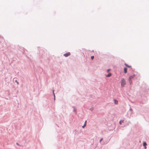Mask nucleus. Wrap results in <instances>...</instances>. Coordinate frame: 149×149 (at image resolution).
Masks as SVG:
<instances>
[{
	"label": "nucleus",
	"mask_w": 149,
	"mask_h": 149,
	"mask_svg": "<svg viewBox=\"0 0 149 149\" xmlns=\"http://www.w3.org/2000/svg\"><path fill=\"white\" fill-rule=\"evenodd\" d=\"M147 145V143L146 142H144L143 143V146L145 147V148L146 149V146Z\"/></svg>",
	"instance_id": "nucleus-4"
},
{
	"label": "nucleus",
	"mask_w": 149,
	"mask_h": 149,
	"mask_svg": "<svg viewBox=\"0 0 149 149\" xmlns=\"http://www.w3.org/2000/svg\"><path fill=\"white\" fill-rule=\"evenodd\" d=\"M53 93H54V96H55V94H54V91H53Z\"/></svg>",
	"instance_id": "nucleus-16"
},
{
	"label": "nucleus",
	"mask_w": 149,
	"mask_h": 149,
	"mask_svg": "<svg viewBox=\"0 0 149 149\" xmlns=\"http://www.w3.org/2000/svg\"><path fill=\"white\" fill-rule=\"evenodd\" d=\"M102 139H103L102 138H101V139H100V142H101V141L102 140Z\"/></svg>",
	"instance_id": "nucleus-13"
},
{
	"label": "nucleus",
	"mask_w": 149,
	"mask_h": 149,
	"mask_svg": "<svg viewBox=\"0 0 149 149\" xmlns=\"http://www.w3.org/2000/svg\"><path fill=\"white\" fill-rule=\"evenodd\" d=\"M70 52H68L67 53L65 54H64V56L65 57H68V56H70Z\"/></svg>",
	"instance_id": "nucleus-2"
},
{
	"label": "nucleus",
	"mask_w": 149,
	"mask_h": 149,
	"mask_svg": "<svg viewBox=\"0 0 149 149\" xmlns=\"http://www.w3.org/2000/svg\"><path fill=\"white\" fill-rule=\"evenodd\" d=\"M15 81L16 82H17V84H19V83H18V82H17V80H15Z\"/></svg>",
	"instance_id": "nucleus-14"
},
{
	"label": "nucleus",
	"mask_w": 149,
	"mask_h": 149,
	"mask_svg": "<svg viewBox=\"0 0 149 149\" xmlns=\"http://www.w3.org/2000/svg\"><path fill=\"white\" fill-rule=\"evenodd\" d=\"M86 120L84 124V125L82 127L83 128H84L86 126Z\"/></svg>",
	"instance_id": "nucleus-6"
},
{
	"label": "nucleus",
	"mask_w": 149,
	"mask_h": 149,
	"mask_svg": "<svg viewBox=\"0 0 149 149\" xmlns=\"http://www.w3.org/2000/svg\"><path fill=\"white\" fill-rule=\"evenodd\" d=\"M110 70L109 69H108L107 70V72H109V71Z\"/></svg>",
	"instance_id": "nucleus-15"
},
{
	"label": "nucleus",
	"mask_w": 149,
	"mask_h": 149,
	"mask_svg": "<svg viewBox=\"0 0 149 149\" xmlns=\"http://www.w3.org/2000/svg\"><path fill=\"white\" fill-rule=\"evenodd\" d=\"M17 145H18V143H17Z\"/></svg>",
	"instance_id": "nucleus-17"
},
{
	"label": "nucleus",
	"mask_w": 149,
	"mask_h": 149,
	"mask_svg": "<svg viewBox=\"0 0 149 149\" xmlns=\"http://www.w3.org/2000/svg\"><path fill=\"white\" fill-rule=\"evenodd\" d=\"M126 84V81L124 79H123L121 81V87H124Z\"/></svg>",
	"instance_id": "nucleus-1"
},
{
	"label": "nucleus",
	"mask_w": 149,
	"mask_h": 149,
	"mask_svg": "<svg viewBox=\"0 0 149 149\" xmlns=\"http://www.w3.org/2000/svg\"><path fill=\"white\" fill-rule=\"evenodd\" d=\"M135 74H133L131 76H130L129 77V79H133V78H134L135 77Z\"/></svg>",
	"instance_id": "nucleus-3"
},
{
	"label": "nucleus",
	"mask_w": 149,
	"mask_h": 149,
	"mask_svg": "<svg viewBox=\"0 0 149 149\" xmlns=\"http://www.w3.org/2000/svg\"><path fill=\"white\" fill-rule=\"evenodd\" d=\"M114 103L115 104H118V100H116V99H114Z\"/></svg>",
	"instance_id": "nucleus-5"
},
{
	"label": "nucleus",
	"mask_w": 149,
	"mask_h": 149,
	"mask_svg": "<svg viewBox=\"0 0 149 149\" xmlns=\"http://www.w3.org/2000/svg\"><path fill=\"white\" fill-rule=\"evenodd\" d=\"M94 58V56H91V58L92 59H93Z\"/></svg>",
	"instance_id": "nucleus-12"
},
{
	"label": "nucleus",
	"mask_w": 149,
	"mask_h": 149,
	"mask_svg": "<svg viewBox=\"0 0 149 149\" xmlns=\"http://www.w3.org/2000/svg\"><path fill=\"white\" fill-rule=\"evenodd\" d=\"M111 73H109L106 76V77H110V76H111Z\"/></svg>",
	"instance_id": "nucleus-8"
},
{
	"label": "nucleus",
	"mask_w": 149,
	"mask_h": 149,
	"mask_svg": "<svg viewBox=\"0 0 149 149\" xmlns=\"http://www.w3.org/2000/svg\"><path fill=\"white\" fill-rule=\"evenodd\" d=\"M123 121L120 120V122H119V123H120V124H121V123H122V122H123Z\"/></svg>",
	"instance_id": "nucleus-11"
},
{
	"label": "nucleus",
	"mask_w": 149,
	"mask_h": 149,
	"mask_svg": "<svg viewBox=\"0 0 149 149\" xmlns=\"http://www.w3.org/2000/svg\"><path fill=\"white\" fill-rule=\"evenodd\" d=\"M127 68H125L124 69V71L125 73H127Z\"/></svg>",
	"instance_id": "nucleus-7"
},
{
	"label": "nucleus",
	"mask_w": 149,
	"mask_h": 149,
	"mask_svg": "<svg viewBox=\"0 0 149 149\" xmlns=\"http://www.w3.org/2000/svg\"><path fill=\"white\" fill-rule=\"evenodd\" d=\"M125 65H126V66H127V67H128V68H130V67H131V66H130V65H128L127 64H125Z\"/></svg>",
	"instance_id": "nucleus-10"
},
{
	"label": "nucleus",
	"mask_w": 149,
	"mask_h": 149,
	"mask_svg": "<svg viewBox=\"0 0 149 149\" xmlns=\"http://www.w3.org/2000/svg\"><path fill=\"white\" fill-rule=\"evenodd\" d=\"M129 82L130 83V85L132 83V79H129Z\"/></svg>",
	"instance_id": "nucleus-9"
}]
</instances>
